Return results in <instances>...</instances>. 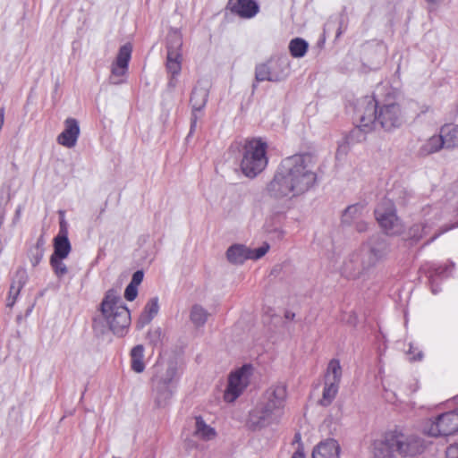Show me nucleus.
Returning <instances> with one entry per match:
<instances>
[{"instance_id": "nucleus-1", "label": "nucleus", "mask_w": 458, "mask_h": 458, "mask_svg": "<svg viewBox=\"0 0 458 458\" xmlns=\"http://www.w3.org/2000/svg\"><path fill=\"white\" fill-rule=\"evenodd\" d=\"M315 183L312 154L294 155L284 159L267 184V195L274 199H290L307 192Z\"/></svg>"}, {"instance_id": "nucleus-2", "label": "nucleus", "mask_w": 458, "mask_h": 458, "mask_svg": "<svg viewBox=\"0 0 458 458\" xmlns=\"http://www.w3.org/2000/svg\"><path fill=\"white\" fill-rule=\"evenodd\" d=\"M361 106H364V111L360 116L357 131H371L376 123L386 131H391L401 126L403 122L401 107L396 103L384 105L377 109L374 99L365 98Z\"/></svg>"}, {"instance_id": "nucleus-3", "label": "nucleus", "mask_w": 458, "mask_h": 458, "mask_svg": "<svg viewBox=\"0 0 458 458\" xmlns=\"http://www.w3.org/2000/svg\"><path fill=\"white\" fill-rule=\"evenodd\" d=\"M99 310L101 319L115 335H123L131 324L130 311L115 289L106 293Z\"/></svg>"}, {"instance_id": "nucleus-4", "label": "nucleus", "mask_w": 458, "mask_h": 458, "mask_svg": "<svg viewBox=\"0 0 458 458\" xmlns=\"http://www.w3.org/2000/svg\"><path fill=\"white\" fill-rule=\"evenodd\" d=\"M267 144L260 138L247 140L242 147L241 170L249 178H255L267 165Z\"/></svg>"}, {"instance_id": "nucleus-5", "label": "nucleus", "mask_w": 458, "mask_h": 458, "mask_svg": "<svg viewBox=\"0 0 458 458\" xmlns=\"http://www.w3.org/2000/svg\"><path fill=\"white\" fill-rule=\"evenodd\" d=\"M383 257L384 252L376 248L363 249L359 252H354L344 262L342 274L348 278H358L374 267Z\"/></svg>"}, {"instance_id": "nucleus-6", "label": "nucleus", "mask_w": 458, "mask_h": 458, "mask_svg": "<svg viewBox=\"0 0 458 458\" xmlns=\"http://www.w3.org/2000/svg\"><path fill=\"white\" fill-rule=\"evenodd\" d=\"M290 73V61L287 56L272 57L255 67V80L259 82H279Z\"/></svg>"}, {"instance_id": "nucleus-7", "label": "nucleus", "mask_w": 458, "mask_h": 458, "mask_svg": "<svg viewBox=\"0 0 458 458\" xmlns=\"http://www.w3.org/2000/svg\"><path fill=\"white\" fill-rule=\"evenodd\" d=\"M343 377V368L338 359L328 361L323 375L322 396L318 403L324 407L329 406L335 399Z\"/></svg>"}, {"instance_id": "nucleus-8", "label": "nucleus", "mask_w": 458, "mask_h": 458, "mask_svg": "<svg viewBox=\"0 0 458 458\" xmlns=\"http://www.w3.org/2000/svg\"><path fill=\"white\" fill-rule=\"evenodd\" d=\"M396 444V454L402 458H413L422 454L428 448V443L415 434H404L393 430Z\"/></svg>"}, {"instance_id": "nucleus-9", "label": "nucleus", "mask_w": 458, "mask_h": 458, "mask_svg": "<svg viewBox=\"0 0 458 458\" xmlns=\"http://www.w3.org/2000/svg\"><path fill=\"white\" fill-rule=\"evenodd\" d=\"M375 216L382 229L390 235H398L403 232V225L395 213L394 203L384 199L375 209Z\"/></svg>"}, {"instance_id": "nucleus-10", "label": "nucleus", "mask_w": 458, "mask_h": 458, "mask_svg": "<svg viewBox=\"0 0 458 458\" xmlns=\"http://www.w3.org/2000/svg\"><path fill=\"white\" fill-rule=\"evenodd\" d=\"M251 367L244 365L232 371L227 379V386L224 392V400L226 403H233L242 394L250 383Z\"/></svg>"}, {"instance_id": "nucleus-11", "label": "nucleus", "mask_w": 458, "mask_h": 458, "mask_svg": "<svg viewBox=\"0 0 458 458\" xmlns=\"http://www.w3.org/2000/svg\"><path fill=\"white\" fill-rule=\"evenodd\" d=\"M132 47L127 43L119 48L114 61L111 64L109 83L121 85L125 83L129 70V63L131 58Z\"/></svg>"}, {"instance_id": "nucleus-12", "label": "nucleus", "mask_w": 458, "mask_h": 458, "mask_svg": "<svg viewBox=\"0 0 458 458\" xmlns=\"http://www.w3.org/2000/svg\"><path fill=\"white\" fill-rule=\"evenodd\" d=\"M458 431V408L439 415L427 428L431 437L449 436Z\"/></svg>"}, {"instance_id": "nucleus-13", "label": "nucleus", "mask_w": 458, "mask_h": 458, "mask_svg": "<svg viewBox=\"0 0 458 458\" xmlns=\"http://www.w3.org/2000/svg\"><path fill=\"white\" fill-rule=\"evenodd\" d=\"M286 397V386L284 384H276L271 386L266 390L260 403L272 412L282 417L284 414Z\"/></svg>"}, {"instance_id": "nucleus-14", "label": "nucleus", "mask_w": 458, "mask_h": 458, "mask_svg": "<svg viewBox=\"0 0 458 458\" xmlns=\"http://www.w3.org/2000/svg\"><path fill=\"white\" fill-rule=\"evenodd\" d=\"M269 250V244L264 243L257 249H250L242 244H234L226 251V257L229 262L233 264H242L247 259L257 260L266 255Z\"/></svg>"}, {"instance_id": "nucleus-15", "label": "nucleus", "mask_w": 458, "mask_h": 458, "mask_svg": "<svg viewBox=\"0 0 458 458\" xmlns=\"http://www.w3.org/2000/svg\"><path fill=\"white\" fill-rule=\"evenodd\" d=\"M280 419L281 417L259 403L250 411L247 424L256 430L277 423Z\"/></svg>"}, {"instance_id": "nucleus-16", "label": "nucleus", "mask_w": 458, "mask_h": 458, "mask_svg": "<svg viewBox=\"0 0 458 458\" xmlns=\"http://www.w3.org/2000/svg\"><path fill=\"white\" fill-rule=\"evenodd\" d=\"M372 458H395L396 444L393 430L386 432L371 444Z\"/></svg>"}, {"instance_id": "nucleus-17", "label": "nucleus", "mask_w": 458, "mask_h": 458, "mask_svg": "<svg viewBox=\"0 0 458 458\" xmlns=\"http://www.w3.org/2000/svg\"><path fill=\"white\" fill-rule=\"evenodd\" d=\"M79 136L80 126L78 121L74 118H67L64 121V129L57 136L56 140L58 144L72 148L76 145Z\"/></svg>"}, {"instance_id": "nucleus-18", "label": "nucleus", "mask_w": 458, "mask_h": 458, "mask_svg": "<svg viewBox=\"0 0 458 458\" xmlns=\"http://www.w3.org/2000/svg\"><path fill=\"white\" fill-rule=\"evenodd\" d=\"M208 98V89L204 87L197 86L194 88L191 97L192 106L191 128L195 127L197 120L200 117L201 110L206 106Z\"/></svg>"}, {"instance_id": "nucleus-19", "label": "nucleus", "mask_w": 458, "mask_h": 458, "mask_svg": "<svg viewBox=\"0 0 458 458\" xmlns=\"http://www.w3.org/2000/svg\"><path fill=\"white\" fill-rule=\"evenodd\" d=\"M177 377V367L174 362H169L165 367L156 366V373L152 383L161 386H171Z\"/></svg>"}, {"instance_id": "nucleus-20", "label": "nucleus", "mask_w": 458, "mask_h": 458, "mask_svg": "<svg viewBox=\"0 0 458 458\" xmlns=\"http://www.w3.org/2000/svg\"><path fill=\"white\" fill-rule=\"evenodd\" d=\"M228 4L233 13L246 19L254 17L259 10L254 0H229Z\"/></svg>"}, {"instance_id": "nucleus-21", "label": "nucleus", "mask_w": 458, "mask_h": 458, "mask_svg": "<svg viewBox=\"0 0 458 458\" xmlns=\"http://www.w3.org/2000/svg\"><path fill=\"white\" fill-rule=\"evenodd\" d=\"M424 217V224L420 232H417L418 225H415L411 230L414 231L412 233L413 237L420 238L428 233V228L433 225L437 221L441 218V211L438 208H433L430 206L425 207L421 210Z\"/></svg>"}, {"instance_id": "nucleus-22", "label": "nucleus", "mask_w": 458, "mask_h": 458, "mask_svg": "<svg viewBox=\"0 0 458 458\" xmlns=\"http://www.w3.org/2000/svg\"><path fill=\"white\" fill-rule=\"evenodd\" d=\"M340 445L334 438H327L317 445V458H340Z\"/></svg>"}, {"instance_id": "nucleus-23", "label": "nucleus", "mask_w": 458, "mask_h": 458, "mask_svg": "<svg viewBox=\"0 0 458 458\" xmlns=\"http://www.w3.org/2000/svg\"><path fill=\"white\" fill-rule=\"evenodd\" d=\"M195 425L193 436L202 441H211L216 437V429L210 425L207 424L201 416L194 418Z\"/></svg>"}, {"instance_id": "nucleus-24", "label": "nucleus", "mask_w": 458, "mask_h": 458, "mask_svg": "<svg viewBox=\"0 0 458 458\" xmlns=\"http://www.w3.org/2000/svg\"><path fill=\"white\" fill-rule=\"evenodd\" d=\"M173 396V390L171 386H161L153 384L152 388V398L155 408L163 409L165 408L171 401Z\"/></svg>"}, {"instance_id": "nucleus-25", "label": "nucleus", "mask_w": 458, "mask_h": 458, "mask_svg": "<svg viewBox=\"0 0 458 458\" xmlns=\"http://www.w3.org/2000/svg\"><path fill=\"white\" fill-rule=\"evenodd\" d=\"M72 250L66 230L61 229L54 240V253L51 257L66 259Z\"/></svg>"}, {"instance_id": "nucleus-26", "label": "nucleus", "mask_w": 458, "mask_h": 458, "mask_svg": "<svg viewBox=\"0 0 458 458\" xmlns=\"http://www.w3.org/2000/svg\"><path fill=\"white\" fill-rule=\"evenodd\" d=\"M442 148H445V144L439 132V134H435L427 139L420 147L418 153L420 157H427L440 151Z\"/></svg>"}, {"instance_id": "nucleus-27", "label": "nucleus", "mask_w": 458, "mask_h": 458, "mask_svg": "<svg viewBox=\"0 0 458 458\" xmlns=\"http://www.w3.org/2000/svg\"><path fill=\"white\" fill-rule=\"evenodd\" d=\"M440 133L445 144V148H458V124H445L440 128Z\"/></svg>"}, {"instance_id": "nucleus-28", "label": "nucleus", "mask_w": 458, "mask_h": 458, "mask_svg": "<svg viewBox=\"0 0 458 458\" xmlns=\"http://www.w3.org/2000/svg\"><path fill=\"white\" fill-rule=\"evenodd\" d=\"M182 55L179 54L167 55L166 56V70L171 75L169 84L173 87L175 85L174 78L178 76L182 70Z\"/></svg>"}, {"instance_id": "nucleus-29", "label": "nucleus", "mask_w": 458, "mask_h": 458, "mask_svg": "<svg viewBox=\"0 0 458 458\" xmlns=\"http://www.w3.org/2000/svg\"><path fill=\"white\" fill-rule=\"evenodd\" d=\"M131 366L136 373H141L145 369L144 347L141 344L136 345L131 349Z\"/></svg>"}, {"instance_id": "nucleus-30", "label": "nucleus", "mask_w": 458, "mask_h": 458, "mask_svg": "<svg viewBox=\"0 0 458 458\" xmlns=\"http://www.w3.org/2000/svg\"><path fill=\"white\" fill-rule=\"evenodd\" d=\"M182 36L178 30H172L167 36V55H182Z\"/></svg>"}, {"instance_id": "nucleus-31", "label": "nucleus", "mask_w": 458, "mask_h": 458, "mask_svg": "<svg viewBox=\"0 0 458 458\" xmlns=\"http://www.w3.org/2000/svg\"><path fill=\"white\" fill-rule=\"evenodd\" d=\"M158 299L157 297L150 299L144 307V310L140 317V322L142 325L148 324L158 313Z\"/></svg>"}, {"instance_id": "nucleus-32", "label": "nucleus", "mask_w": 458, "mask_h": 458, "mask_svg": "<svg viewBox=\"0 0 458 458\" xmlns=\"http://www.w3.org/2000/svg\"><path fill=\"white\" fill-rule=\"evenodd\" d=\"M309 48V44L306 40L301 38H293L289 42L288 49L291 55L294 58L303 57Z\"/></svg>"}, {"instance_id": "nucleus-33", "label": "nucleus", "mask_w": 458, "mask_h": 458, "mask_svg": "<svg viewBox=\"0 0 458 458\" xmlns=\"http://www.w3.org/2000/svg\"><path fill=\"white\" fill-rule=\"evenodd\" d=\"M208 315L209 314L206 309L199 304H195L191 310L190 318L195 327H199L205 325Z\"/></svg>"}, {"instance_id": "nucleus-34", "label": "nucleus", "mask_w": 458, "mask_h": 458, "mask_svg": "<svg viewBox=\"0 0 458 458\" xmlns=\"http://www.w3.org/2000/svg\"><path fill=\"white\" fill-rule=\"evenodd\" d=\"M64 259L50 257V265L53 268L55 275L61 278L68 273V267L64 262Z\"/></svg>"}, {"instance_id": "nucleus-35", "label": "nucleus", "mask_w": 458, "mask_h": 458, "mask_svg": "<svg viewBox=\"0 0 458 458\" xmlns=\"http://www.w3.org/2000/svg\"><path fill=\"white\" fill-rule=\"evenodd\" d=\"M361 210L362 207L360 205L349 206L343 214L342 222L347 225L351 224L354 218L360 215Z\"/></svg>"}, {"instance_id": "nucleus-36", "label": "nucleus", "mask_w": 458, "mask_h": 458, "mask_svg": "<svg viewBox=\"0 0 458 458\" xmlns=\"http://www.w3.org/2000/svg\"><path fill=\"white\" fill-rule=\"evenodd\" d=\"M43 256H44V249L39 244V242H38L37 245L35 246L33 253L31 254V257H30L31 265L33 267H36L37 265H38L39 262L41 261Z\"/></svg>"}, {"instance_id": "nucleus-37", "label": "nucleus", "mask_w": 458, "mask_h": 458, "mask_svg": "<svg viewBox=\"0 0 458 458\" xmlns=\"http://www.w3.org/2000/svg\"><path fill=\"white\" fill-rule=\"evenodd\" d=\"M138 294V286L129 284L124 292V297L127 301H132Z\"/></svg>"}, {"instance_id": "nucleus-38", "label": "nucleus", "mask_w": 458, "mask_h": 458, "mask_svg": "<svg viewBox=\"0 0 458 458\" xmlns=\"http://www.w3.org/2000/svg\"><path fill=\"white\" fill-rule=\"evenodd\" d=\"M445 458H458V441L450 444L445 449Z\"/></svg>"}, {"instance_id": "nucleus-39", "label": "nucleus", "mask_w": 458, "mask_h": 458, "mask_svg": "<svg viewBox=\"0 0 458 458\" xmlns=\"http://www.w3.org/2000/svg\"><path fill=\"white\" fill-rule=\"evenodd\" d=\"M20 290H21V286L20 285H18V286H15L14 284L11 285L10 292H9V299H8V305L9 306H12L14 303L15 299H16V297L18 296V294L20 293Z\"/></svg>"}, {"instance_id": "nucleus-40", "label": "nucleus", "mask_w": 458, "mask_h": 458, "mask_svg": "<svg viewBox=\"0 0 458 458\" xmlns=\"http://www.w3.org/2000/svg\"><path fill=\"white\" fill-rule=\"evenodd\" d=\"M301 440V435L299 433L295 434L294 436V442L299 443ZM292 458H305L304 452L302 447L298 444V446L293 453Z\"/></svg>"}, {"instance_id": "nucleus-41", "label": "nucleus", "mask_w": 458, "mask_h": 458, "mask_svg": "<svg viewBox=\"0 0 458 458\" xmlns=\"http://www.w3.org/2000/svg\"><path fill=\"white\" fill-rule=\"evenodd\" d=\"M143 276H144V274L142 271H136L133 275H132V278H131V284H133L135 286H139L142 280H143Z\"/></svg>"}, {"instance_id": "nucleus-42", "label": "nucleus", "mask_w": 458, "mask_h": 458, "mask_svg": "<svg viewBox=\"0 0 458 458\" xmlns=\"http://www.w3.org/2000/svg\"><path fill=\"white\" fill-rule=\"evenodd\" d=\"M346 154H347V146L344 145V146H340L337 148L335 157L337 159H340V158L344 157Z\"/></svg>"}, {"instance_id": "nucleus-43", "label": "nucleus", "mask_w": 458, "mask_h": 458, "mask_svg": "<svg viewBox=\"0 0 458 458\" xmlns=\"http://www.w3.org/2000/svg\"><path fill=\"white\" fill-rule=\"evenodd\" d=\"M368 228V224L364 221H359L356 224V230L360 233L365 232Z\"/></svg>"}, {"instance_id": "nucleus-44", "label": "nucleus", "mask_w": 458, "mask_h": 458, "mask_svg": "<svg viewBox=\"0 0 458 458\" xmlns=\"http://www.w3.org/2000/svg\"><path fill=\"white\" fill-rule=\"evenodd\" d=\"M453 226H450V227H445L443 229H440L435 235L434 237L432 238L433 240L436 239L437 237H438L440 234H442L443 233L445 232H447L448 230H450Z\"/></svg>"}, {"instance_id": "nucleus-45", "label": "nucleus", "mask_w": 458, "mask_h": 458, "mask_svg": "<svg viewBox=\"0 0 458 458\" xmlns=\"http://www.w3.org/2000/svg\"><path fill=\"white\" fill-rule=\"evenodd\" d=\"M310 455L312 458H315V447L312 449Z\"/></svg>"}, {"instance_id": "nucleus-46", "label": "nucleus", "mask_w": 458, "mask_h": 458, "mask_svg": "<svg viewBox=\"0 0 458 458\" xmlns=\"http://www.w3.org/2000/svg\"><path fill=\"white\" fill-rule=\"evenodd\" d=\"M16 216H17V219H19V216H20V210H17V211H16Z\"/></svg>"}]
</instances>
